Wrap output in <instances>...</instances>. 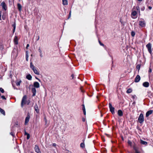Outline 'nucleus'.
Returning <instances> with one entry per match:
<instances>
[{
	"label": "nucleus",
	"mask_w": 153,
	"mask_h": 153,
	"mask_svg": "<svg viewBox=\"0 0 153 153\" xmlns=\"http://www.w3.org/2000/svg\"><path fill=\"white\" fill-rule=\"evenodd\" d=\"M102 114H101V117H102Z\"/></svg>",
	"instance_id": "obj_63"
},
{
	"label": "nucleus",
	"mask_w": 153,
	"mask_h": 153,
	"mask_svg": "<svg viewBox=\"0 0 153 153\" xmlns=\"http://www.w3.org/2000/svg\"><path fill=\"white\" fill-rule=\"evenodd\" d=\"M22 82L21 80L19 81L17 80V82H16V85L17 86H19L20 85V83Z\"/></svg>",
	"instance_id": "obj_25"
},
{
	"label": "nucleus",
	"mask_w": 153,
	"mask_h": 153,
	"mask_svg": "<svg viewBox=\"0 0 153 153\" xmlns=\"http://www.w3.org/2000/svg\"><path fill=\"white\" fill-rule=\"evenodd\" d=\"M14 42L16 45H17L18 44V37L16 36H15L14 37Z\"/></svg>",
	"instance_id": "obj_15"
},
{
	"label": "nucleus",
	"mask_w": 153,
	"mask_h": 153,
	"mask_svg": "<svg viewBox=\"0 0 153 153\" xmlns=\"http://www.w3.org/2000/svg\"><path fill=\"white\" fill-rule=\"evenodd\" d=\"M4 49V46L2 45L1 44L0 45V49L2 50Z\"/></svg>",
	"instance_id": "obj_34"
},
{
	"label": "nucleus",
	"mask_w": 153,
	"mask_h": 153,
	"mask_svg": "<svg viewBox=\"0 0 153 153\" xmlns=\"http://www.w3.org/2000/svg\"><path fill=\"white\" fill-rule=\"evenodd\" d=\"M29 134L27 133L25 129V135H27V134Z\"/></svg>",
	"instance_id": "obj_43"
},
{
	"label": "nucleus",
	"mask_w": 153,
	"mask_h": 153,
	"mask_svg": "<svg viewBox=\"0 0 153 153\" xmlns=\"http://www.w3.org/2000/svg\"><path fill=\"white\" fill-rule=\"evenodd\" d=\"M30 68L32 69L34 74L37 75H39V71L37 70V68L34 66L32 62H30Z\"/></svg>",
	"instance_id": "obj_1"
},
{
	"label": "nucleus",
	"mask_w": 153,
	"mask_h": 153,
	"mask_svg": "<svg viewBox=\"0 0 153 153\" xmlns=\"http://www.w3.org/2000/svg\"><path fill=\"white\" fill-rule=\"evenodd\" d=\"M0 91L2 93H3L4 92V89L1 88H0Z\"/></svg>",
	"instance_id": "obj_36"
},
{
	"label": "nucleus",
	"mask_w": 153,
	"mask_h": 153,
	"mask_svg": "<svg viewBox=\"0 0 153 153\" xmlns=\"http://www.w3.org/2000/svg\"><path fill=\"white\" fill-rule=\"evenodd\" d=\"M27 139L28 140L30 138V134H27Z\"/></svg>",
	"instance_id": "obj_40"
},
{
	"label": "nucleus",
	"mask_w": 153,
	"mask_h": 153,
	"mask_svg": "<svg viewBox=\"0 0 153 153\" xmlns=\"http://www.w3.org/2000/svg\"><path fill=\"white\" fill-rule=\"evenodd\" d=\"M137 14V12L135 11H134L131 13V16H135Z\"/></svg>",
	"instance_id": "obj_22"
},
{
	"label": "nucleus",
	"mask_w": 153,
	"mask_h": 153,
	"mask_svg": "<svg viewBox=\"0 0 153 153\" xmlns=\"http://www.w3.org/2000/svg\"><path fill=\"white\" fill-rule=\"evenodd\" d=\"M29 134L27 133L25 129V135H27V134Z\"/></svg>",
	"instance_id": "obj_44"
},
{
	"label": "nucleus",
	"mask_w": 153,
	"mask_h": 153,
	"mask_svg": "<svg viewBox=\"0 0 153 153\" xmlns=\"http://www.w3.org/2000/svg\"><path fill=\"white\" fill-rule=\"evenodd\" d=\"M120 22H121V24H122L123 23V22L122 21L121 19H120Z\"/></svg>",
	"instance_id": "obj_58"
},
{
	"label": "nucleus",
	"mask_w": 153,
	"mask_h": 153,
	"mask_svg": "<svg viewBox=\"0 0 153 153\" xmlns=\"http://www.w3.org/2000/svg\"><path fill=\"white\" fill-rule=\"evenodd\" d=\"M39 36H38V38L36 39V41H38L39 40Z\"/></svg>",
	"instance_id": "obj_56"
},
{
	"label": "nucleus",
	"mask_w": 153,
	"mask_h": 153,
	"mask_svg": "<svg viewBox=\"0 0 153 153\" xmlns=\"http://www.w3.org/2000/svg\"><path fill=\"white\" fill-rule=\"evenodd\" d=\"M35 152L37 153H41L39 147L37 145H35L34 148Z\"/></svg>",
	"instance_id": "obj_7"
},
{
	"label": "nucleus",
	"mask_w": 153,
	"mask_h": 153,
	"mask_svg": "<svg viewBox=\"0 0 153 153\" xmlns=\"http://www.w3.org/2000/svg\"><path fill=\"white\" fill-rule=\"evenodd\" d=\"M134 150L135 151L136 153H140V152H139L137 149H136L135 148H134Z\"/></svg>",
	"instance_id": "obj_33"
},
{
	"label": "nucleus",
	"mask_w": 153,
	"mask_h": 153,
	"mask_svg": "<svg viewBox=\"0 0 153 153\" xmlns=\"http://www.w3.org/2000/svg\"><path fill=\"white\" fill-rule=\"evenodd\" d=\"M71 11H70L69 13V16L68 17V19L71 16Z\"/></svg>",
	"instance_id": "obj_45"
},
{
	"label": "nucleus",
	"mask_w": 153,
	"mask_h": 153,
	"mask_svg": "<svg viewBox=\"0 0 153 153\" xmlns=\"http://www.w3.org/2000/svg\"><path fill=\"white\" fill-rule=\"evenodd\" d=\"M29 46V45L27 44V45L26 48H27Z\"/></svg>",
	"instance_id": "obj_59"
},
{
	"label": "nucleus",
	"mask_w": 153,
	"mask_h": 153,
	"mask_svg": "<svg viewBox=\"0 0 153 153\" xmlns=\"http://www.w3.org/2000/svg\"><path fill=\"white\" fill-rule=\"evenodd\" d=\"M53 146H56V144L55 143H53Z\"/></svg>",
	"instance_id": "obj_54"
},
{
	"label": "nucleus",
	"mask_w": 153,
	"mask_h": 153,
	"mask_svg": "<svg viewBox=\"0 0 153 153\" xmlns=\"http://www.w3.org/2000/svg\"><path fill=\"white\" fill-rule=\"evenodd\" d=\"M1 11H0V20H1Z\"/></svg>",
	"instance_id": "obj_51"
},
{
	"label": "nucleus",
	"mask_w": 153,
	"mask_h": 153,
	"mask_svg": "<svg viewBox=\"0 0 153 153\" xmlns=\"http://www.w3.org/2000/svg\"><path fill=\"white\" fill-rule=\"evenodd\" d=\"M44 120L45 123H47V120L45 117H44Z\"/></svg>",
	"instance_id": "obj_47"
},
{
	"label": "nucleus",
	"mask_w": 153,
	"mask_h": 153,
	"mask_svg": "<svg viewBox=\"0 0 153 153\" xmlns=\"http://www.w3.org/2000/svg\"><path fill=\"white\" fill-rule=\"evenodd\" d=\"M108 105L110 111L111 112L112 114H114L115 113L114 108L112 106V105L111 103H109Z\"/></svg>",
	"instance_id": "obj_4"
},
{
	"label": "nucleus",
	"mask_w": 153,
	"mask_h": 153,
	"mask_svg": "<svg viewBox=\"0 0 153 153\" xmlns=\"http://www.w3.org/2000/svg\"><path fill=\"white\" fill-rule=\"evenodd\" d=\"M140 143L141 144L143 145H146L147 144V142L143 141L142 140H141Z\"/></svg>",
	"instance_id": "obj_26"
},
{
	"label": "nucleus",
	"mask_w": 153,
	"mask_h": 153,
	"mask_svg": "<svg viewBox=\"0 0 153 153\" xmlns=\"http://www.w3.org/2000/svg\"><path fill=\"white\" fill-rule=\"evenodd\" d=\"M148 8L150 10H151L152 8V7L151 6H148Z\"/></svg>",
	"instance_id": "obj_46"
},
{
	"label": "nucleus",
	"mask_w": 153,
	"mask_h": 153,
	"mask_svg": "<svg viewBox=\"0 0 153 153\" xmlns=\"http://www.w3.org/2000/svg\"><path fill=\"white\" fill-rule=\"evenodd\" d=\"M145 7H142V8H141V10H142V11H143L144 10H145Z\"/></svg>",
	"instance_id": "obj_42"
},
{
	"label": "nucleus",
	"mask_w": 153,
	"mask_h": 153,
	"mask_svg": "<svg viewBox=\"0 0 153 153\" xmlns=\"http://www.w3.org/2000/svg\"><path fill=\"white\" fill-rule=\"evenodd\" d=\"M82 121H85V118H82Z\"/></svg>",
	"instance_id": "obj_60"
},
{
	"label": "nucleus",
	"mask_w": 153,
	"mask_h": 153,
	"mask_svg": "<svg viewBox=\"0 0 153 153\" xmlns=\"http://www.w3.org/2000/svg\"><path fill=\"white\" fill-rule=\"evenodd\" d=\"M118 115L120 116H122L123 115V112L121 110H119L118 111Z\"/></svg>",
	"instance_id": "obj_17"
},
{
	"label": "nucleus",
	"mask_w": 153,
	"mask_h": 153,
	"mask_svg": "<svg viewBox=\"0 0 153 153\" xmlns=\"http://www.w3.org/2000/svg\"><path fill=\"white\" fill-rule=\"evenodd\" d=\"M38 51L39 53H42V51L41 50L40 47H39V48Z\"/></svg>",
	"instance_id": "obj_38"
},
{
	"label": "nucleus",
	"mask_w": 153,
	"mask_h": 153,
	"mask_svg": "<svg viewBox=\"0 0 153 153\" xmlns=\"http://www.w3.org/2000/svg\"><path fill=\"white\" fill-rule=\"evenodd\" d=\"M132 90L131 88H129L126 91L127 93H130L132 92Z\"/></svg>",
	"instance_id": "obj_28"
},
{
	"label": "nucleus",
	"mask_w": 153,
	"mask_h": 153,
	"mask_svg": "<svg viewBox=\"0 0 153 153\" xmlns=\"http://www.w3.org/2000/svg\"><path fill=\"white\" fill-rule=\"evenodd\" d=\"M138 1H139L140 2L141 1L143 0H137Z\"/></svg>",
	"instance_id": "obj_62"
},
{
	"label": "nucleus",
	"mask_w": 153,
	"mask_h": 153,
	"mask_svg": "<svg viewBox=\"0 0 153 153\" xmlns=\"http://www.w3.org/2000/svg\"><path fill=\"white\" fill-rule=\"evenodd\" d=\"M82 110L84 114L85 115L86 114V111H85V105L84 104H82Z\"/></svg>",
	"instance_id": "obj_21"
},
{
	"label": "nucleus",
	"mask_w": 153,
	"mask_h": 153,
	"mask_svg": "<svg viewBox=\"0 0 153 153\" xmlns=\"http://www.w3.org/2000/svg\"><path fill=\"white\" fill-rule=\"evenodd\" d=\"M144 120L143 115V114H141L138 118V121L139 123L141 124L143 123Z\"/></svg>",
	"instance_id": "obj_2"
},
{
	"label": "nucleus",
	"mask_w": 153,
	"mask_h": 153,
	"mask_svg": "<svg viewBox=\"0 0 153 153\" xmlns=\"http://www.w3.org/2000/svg\"><path fill=\"white\" fill-rule=\"evenodd\" d=\"M136 9L139 13H140V7L139 6H137L136 7Z\"/></svg>",
	"instance_id": "obj_32"
},
{
	"label": "nucleus",
	"mask_w": 153,
	"mask_h": 153,
	"mask_svg": "<svg viewBox=\"0 0 153 153\" xmlns=\"http://www.w3.org/2000/svg\"><path fill=\"white\" fill-rule=\"evenodd\" d=\"M62 4L64 5H67L68 4L67 0H62Z\"/></svg>",
	"instance_id": "obj_18"
},
{
	"label": "nucleus",
	"mask_w": 153,
	"mask_h": 153,
	"mask_svg": "<svg viewBox=\"0 0 153 153\" xmlns=\"http://www.w3.org/2000/svg\"><path fill=\"white\" fill-rule=\"evenodd\" d=\"M110 75V73H109L108 74V75L109 82H110V77H109Z\"/></svg>",
	"instance_id": "obj_48"
},
{
	"label": "nucleus",
	"mask_w": 153,
	"mask_h": 153,
	"mask_svg": "<svg viewBox=\"0 0 153 153\" xmlns=\"http://www.w3.org/2000/svg\"><path fill=\"white\" fill-rule=\"evenodd\" d=\"M140 79V77L139 75H137L135 77L134 82H138Z\"/></svg>",
	"instance_id": "obj_8"
},
{
	"label": "nucleus",
	"mask_w": 153,
	"mask_h": 153,
	"mask_svg": "<svg viewBox=\"0 0 153 153\" xmlns=\"http://www.w3.org/2000/svg\"><path fill=\"white\" fill-rule=\"evenodd\" d=\"M31 91L33 93V96H34L36 95V90L35 88H33L31 89Z\"/></svg>",
	"instance_id": "obj_14"
},
{
	"label": "nucleus",
	"mask_w": 153,
	"mask_h": 153,
	"mask_svg": "<svg viewBox=\"0 0 153 153\" xmlns=\"http://www.w3.org/2000/svg\"><path fill=\"white\" fill-rule=\"evenodd\" d=\"M80 147L81 148H84L85 147V144L84 143H82L80 144Z\"/></svg>",
	"instance_id": "obj_29"
},
{
	"label": "nucleus",
	"mask_w": 153,
	"mask_h": 153,
	"mask_svg": "<svg viewBox=\"0 0 153 153\" xmlns=\"http://www.w3.org/2000/svg\"><path fill=\"white\" fill-rule=\"evenodd\" d=\"M135 33L134 32L132 31L131 32V35L132 36L134 37L135 35Z\"/></svg>",
	"instance_id": "obj_31"
},
{
	"label": "nucleus",
	"mask_w": 153,
	"mask_h": 153,
	"mask_svg": "<svg viewBox=\"0 0 153 153\" xmlns=\"http://www.w3.org/2000/svg\"><path fill=\"white\" fill-rule=\"evenodd\" d=\"M99 43H100V44L101 45V46H104V45L102 43H101V42L100 41H99Z\"/></svg>",
	"instance_id": "obj_39"
},
{
	"label": "nucleus",
	"mask_w": 153,
	"mask_h": 153,
	"mask_svg": "<svg viewBox=\"0 0 153 153\" xmlns=\"http://www.w3.org/2000/svg\"><path fill=\"white\" fill-rule=\"evenodd\" d=\"M10 135H11L13 137H14L15 136V134L12 131L10 133Z\"/></svg>",
	"instance_id": "obj_35"
},
{
	"label": "nucleus",
	"mask_w": 153,
	"mask_h": 153,
	"mask_svg": "<svg viewBox=\"0 0 153 153\" xmlns=\"http://www.w3.org/2000/svg\"><path fill=\"white\" fill-rule=\"evenodd\" d=\"M26 60L27 61H28V53L27 52H26Z\"/></svg>",
	"instance_id": "obj_27"
},
{
	"label": "nucleus",
	"mask_w": 153,
	"mask_h": 153,
	"mask_svg": "<svg viewBox=\"0 0 153 153\" xmlns=\"http://www.w3.org/2000/svg\"><path fill=\"white\" fill-rule=\"evenodd\" d=\"M80 89H81V91L82 92H83V93H84L85 92V91L83 90H82V89L81 88H80Z\"/></svg>",
	"instance_id": "obj_50"
},
{
	"label": "nucleus",
	"mask_w": 153,
	"mask_h": 153,
	"mask_svg": "<svg viewBox=\"0 0 153 153\" xmlns=\"http://www.w3.org/2000/svg\"><path fill=\"white\" fill-rule=\"evenodd\" d=\"M128 144H130V145H131V142L130 141H128Z\"/></svg>",
	"instance_id": "obj_55"
},
{
	"label": "nucleus",
	"mask_w": 153,
	"mask_h": 153,
	"mask_svg": "<svg viewBox=\"0 0 153 153\" xmlns=\"http://www.w3.org/2000/svg\"><path fill=\"white\" fill-rule=\"evenodd\" d=\"M132 98L133 99H137V97H136V95H132Z\"/></svg>",
	"instance_id": "obj_37"
},
{
	"label": "nucleus",
	"mask_w": 153,
	"mask_h": 153,
	"mask_svg": "<svg viewBox=\"0 0 153 153\" xmlns=\"http://www.w3.org/2000/svg\"><path fill=\"white\" fill-rule=\"evenodd\" d=\"M139 25L141 27H145L146 25L145 22L144 21H140L139 22Z\"/></svg>",
	"instance_id": "obj_6"
},
{
	"label": "nucleus",
	"mask_w": 153,
	"mask_h": 153,
	"mask_svg": "<svg viewBox=\"0 0 153 153\" xmlns=\"http://www.w3.org/2000/svg\"><path fill=\"white\" fill-rule=\"evenodd\" d=\"M135 104V102H134L133 103H132V104Z\"/></svg>",
	"instance_id": "obj_61"
},
{
	"label": "nucleus",
	"mask_w": 153,
	"mask_h": 153,
	"mask_svg": "<svg viewBox=\"0 0 153 153\" xmlns=\"http://www.w3.org/2000/svg\"><path fill=\"white\" fill-rule=\"evenodd\" d=\"M33 86L35 88H39V84L38 82H34L33 83Z\"/></svg>",
	"instance_id": "obj_11"
},
{
	"label": "nucleus",
	"mask_w": 153,
	"mask_h": 153,
	"mask_svg": "<svg viewBox=\"0 0 153 153\" xmlns=\"http://www.w3.org/2000/svg\"><path fill=\"white\" fill-rule=\"evenodd\" d=\"M143 86L145 87H148L149 85V82H143Z\"/></svg>",
	"instance_id": "obj_12"
},
{
	"label": "nucleus",
	"mask_w": 153,
	"mask_h": 153,
	"mask_svg": "<svg viewBox=\"0 0 153 153\" xmlns=\"http://www.w3.org/2000/svg\"><path fill=\"white\" fill-rule=\"evenodd\" d=\"M35 78L36 79H38L39 82L40 81V80L39 79H38V78H37L36 77Z\"/></svg>",
	"instance_id": "obj_57"
},
{
	"label": "nucleus",
	"mask_w": 153,
	"mask_h": 153,
	"mask_svg": "<svg viewBox=\"0 0 153 153\" xmlns=\"http://www.w3.org/2000/svg\"><path fill=\"white\" fill-rule=\"evenodd\" d=\"M27 98V96L26 95H24L22 99L21 106L22 107H23L24 104H26L25 101Z\"/></svg>",
	"instance_id": "obj_3"
},
{
	"label": "nucleus",
	"mask_w": 153,
	"mask_h": 153,
	"mask_svg": "<svg viewBox=\"0 0 153 153\" xmlns=\"http://www.w3.org/2000/svg\"><path fill=\"white\" fill-rule=\"evenodd\" d=\"M153 112V111L150 110L148 111L146 113V117H148L150 115L152 114Z\"/></svg>",
	"instance_id": "obj_13"
},
{
	"label": "nucleus",
	"mask_w": 153,
	"mask_h": 153,
	"mask_svg": "<svg viewBox=\"0 0 153 153\" xmlns=\"http://www.w3.org/2000/svg\"><path fill=\"white\" fill-rule=\"evenodd\" d=\"M40 56L41 57H42L43 56L42 55V53H40Z\"/></svg>",
	"instance_id": "obj_53"
},
{
	"label": "nucleus",
	"mask_w": 153,
	"mask_h": 153,
	"mask_svg": "<svg viewBox=\"0 0 153 153\" xmlns=\"http://www.w3.org/2000/svg\"><path fill=\"white\" fill-rule=\"evenodd\" d=\"M152 71V70L151 68H149V72L151 73Z\"/></svg>",
	"instance_id": "obj_52"
},
{
	"label": "nucleus",
	"mask_w": 153,
	"mask_h": 153,
	"mask_svg": "<svg viewBox=\"0 0 153 153\" xmlns=\"http://www.w3.org/2000/svg\"><path fill=\"white\" fill-rule=\"evenodd\" d=\"M1 98H2L3 99H4V100H6V98L4 96H3V95L1 96Z\"/></svg>",
	"instance_id": "obj_41"
},
{
	"label": "nucleus",
	"mask_w": 153,
	"mask_h": 153,
	"mask_svg": "<svg viewBox=\"0 0 153 153\" xmlns=\"http://www.w3.org/2000/svg\"><path fill=\"white\" fill-rule=\"evenodd\" d=\"M26 78L29 80H31L32 79V77L30 74H28L26 76Z\"/></svg>",
	"instance_id": "obj_19"
},
{
	"label": "nucleus",
	"mask_w": 153,
	"mask_h": 153,
	"mask_svg": "<svg viewBox=\"0 0 153 153\" xmlns=\"http://www.w3.org/2000/svg\"><path fill=\"white\" fill-rule=\"evenodd\" d=\"M34 108L35 111H36V112L38 113L39 112V110L38 108V107L37 105L36 104L34 106Z\"/></svg>",
	"instance_id": "obj_16"
},
{
	"label": "nucleus",
	"mask_w": 153,
	"mask_h": 153,
	"mask_svg": "<svg viewBox=\"0 0 153 153\" xmlns=\"http://www.w3.org/2000/svg\"><path fill=\"white\" fill-rule=\"evenodd\" d=\"M71 76L72 77V79H74V74H72L71 75Z\"/></svg>",
	"instance_id": "obj_49"
},
{
	"label": "nucleus",
	"mask_w": 153,
	"mask_h": 153,
	"mask_svg": "<svg viewBox=\"0 0 153 153\" xmlns=\"http://www.w3.org/2000/svg\"><path fill=\"white\" fill-rule=\"evenodd\" d=\"M30 116L29 114H28L27 117H26L25 121V124L27 123L29 121Z\"/></svg>",
	"instance_id": "obj_9"
},
{
	"label": "nucleus",
	"mask_w": 153,
	"mask_h": 153,
	"mask_svg": "<svg viewBox=\"0 0 153 153\" xmlns=\"http://www.w3.org/2000/svg\"><path fill=\"white\" fill-rule=\"evenodd\" d=\"M17 7L19 10L21 11L22 10V7L20 3H18L17 4Z\"/></svg>",
	"instance_id": "obj_20"
},
{
	"label": "nucleus",
	"mask_w": 153,
	"mask_h": 153,
	"mask_svg": "<svg viewBox=\"0 0 153 153\" xmlns=\"http://www.w3.org/2000/svg\"><path fill=\"white\" fill-rule=\"evenodd\" d=\"M0 112L2 114L4 115H5V112L4 111L3 109H1L0 108Z\"/></svg>",
	"instance_id": "obj_24"
},
{
	"label": "nucleus",
	"mask_w": 153,
	"mask_h": 153,
	"mask_svg": "<svg viewBox=\"0 0 153 153\" xmlns=\"http://www.w3.org/2000/svg\"><path fill=\"white\" fill-rule=\"evenodd\" d=\"M12 26L13 27V32L14 33L15 31L16 27V24L15 22H14V24H13Z\"/></svg>",
	"instance_id": "obj_23"
},
{
	"label": "nucleus",
	"mask_w": 153,
	"mask_h": 153,
	"mask_svg": "<svg viewBox=\"0 0 153 153\" xmlns=\"http://www.w3.org/2000/svg\"><path fill=\"white\" fill-rule=\"evenodd\" d=\"M1 5L2 6V8L5 10H7V6L5 3L4 1L2 2L1 3Z\"/></svg>",
	"instance_id": "obj_10"
},
{
	"label": "nucleus",
	"mask_w": 153,
	"mask_h": 153,
	"mask_svg": "<svg viewBox=\"0 0 153 153\" xmlns=\"http://www.w3.org/2000/svg\"><path fill=\"white\" fill-rule=\"evenodd\" d=\"M146 47L148 49V51L149 53L151 54L152 52L151 49V45L150 43H148L146 45Z\"/></svg>",
	"instance_id": "obj_5"
},
{
	"label": "nucleus",
	"mask_w": 153,
	"mask_h": 153,
	"mask_svg": "<svg viewBox=\"0 0 153 153\" xmlns=\"http://www.w3.org/2000/svg\"><path fill=\"white\" fill-rule=\"evenodd\" d=\"M140 65H137L136 67L137 69H138V71H139V70L140 69Z\"/></svg>",
	"instance_id": "obj_30"
}]
</instances>
